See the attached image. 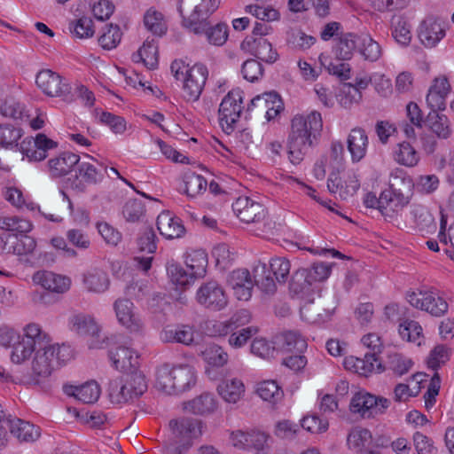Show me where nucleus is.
<instances>
[{
  "mask_svg": "<svg viewBox=\"0 0 454 454\" xmlns=\"http://www.w3.org/2000/svg\"><path fill=\"white\" fill-rule=\"evenodd\" d=\"M334 309L335 305L331 298L317 294L303 303L300 313L302 320L317 324L330 319Z\"/></svg>",
  "mask_w": 454,
  "mask_h": 454,
  "instance_id": "9d476101",
  "label": "nucleus"
},
{
  "mask_svg": "<svg viewBox=\"0 0 454 454\" xmlns=\"http://www.w3.org/2000/svg\"><path fill=\"white\" fill-rule=\"evenodd\" d=\"M252 54L258 59L272 64L278 59V54L272 49L271 43L263 37L254 40Z\"/></svg>",
  "mask_w": 454,
  "mask_h": 454,
  "instance_id": "a19ab883",
  "label": "nucleus"
},
{
  "mask_svg": "<svg viewBox=\"0 0 454 454\" xmlns=\"http://www.w3.org/2000/svg\"><path fill=\"white\" fill-rule=\"evenodd\" d=\"M66 393L83 403H93L99 398L100 389L95 381H90L79 387L70 386Z\"/></svg>",
  "mask_w": 454,
  "mask_h": 454,
  "instance_id": "e433bc0d",
  "label": "nucleus"
},
{
  "mask_svg": "<svg viewBox=\"0 0 454 454\" xmlns=\"http://www.w3.org/2000/svg\"><path fill=\"white\" fill-rule=\"evenodd\" d=\"M395 160L401 165L413 167L419 162V156L414 147L407 142H403L395 152Z\"/></svg>",
  "mask_w": 454,
  "mask_h": 454,
  "instance_id": "8fccbe9b",
  "label": "nucleus"
},
{
  "mask_svg": "<svg viewBox=\"0 0 454 454\" xmlns=\"http://www.w3.org/2000/svg\"><path fill=\"white\" fill-rule=\"evenodd\" d=\"M218 394L229 403H236L245 393V386L239 379H230L222 381L217 387Z\"/></svg>",
  "mask_w": 454,
  "mask_h": 454,
  "instance_id": "72a5a7b5",
  "label": "nucleus"
},
{
  "mask_svg": "<svg viewBox=\"0 0 454 454\" xmlns=\"http://www.w3.org/2000/svg\"><path fill=\"white\" fill-rule=\"evenodd\" d=\"M323 129L320 113L313 111L307 116L295 115L292 120L288 138V157L293 164H299Z\"/></svg>",
  "mask_w": 454,
  "mask_h": 454,
  "instance_id": "f257e3e1",
  "label": "nucleus"
},
{
  "mask_svg": "<svg viewBox=\"0 0 454 454\" xmlns=\"http://www.w3.org/2000/svg\"><path fill=\"white\" fill-rule=\"evenodd\" d=\"M228 284L233 290L234 295L240 301H248L252 295L254 281L247 269L233 270L228 278Z\"/></svg>",
  "mask_w": 454,
  "mask_h": 454,
  "instance_id": "412c9836",
  "label": "nucleus"
},
{
  "mask_svg": "<svg viewBox=\"0 0 454 454\" xmlns=\"http://www.w3.org/2000/svg\"><path fill=\"white\" fill-rule=\"evenodd\" d=\"M144 24L145 27L153 34L162 35L167 30V26L163 20V15L153 9H149L144 16Z\"/></svg>",
  "mask_w": 454,
  "mask_h": 454,
  "instance_id": "4d7b16f0",
  "label": "nucleus"
},
{
  "mask_svg": "<svg viewBox=\"0 0 454 454\" xmlns=\"http://www.w3.org/2000/svg\"><path fill=\"white\" fill-rule=\"evenodd\" d=\"M386 363L387 368L398 376L407 373L413 364L410 358L399 353L389 354Z\"/></svg>",
  "mask_w": 454,
  "mask_h": 454,
  "instance_id": "5fc2aeb1",
  "label": "nucleus"
},
{
  "mask_svg": "<svg viewBox=\"0 0 454 454\" xmlns=\"http://www.w3.org/2000/svg\"><path fill=\"white\" fill-rule=\"evenodd\" d=\"M0 114L4 117L12 118L14 121H24L28 117L20 104L12 97L5 98L0 104Z\"/></svg>",
  "mask_w": 454,
  "mask_h": 454,
  "instance_id": "13d9d810",
  "label": "nucleus"
},
{
  "mask_svg": "<svg viewBox=\"0 0 454 454\" xmlns=\"http://www.w3.org/2000/svg\"><path fill=\"white\" fill-rule=\"evenodd\" d=\"M166 340L184 345H190L194 340V330L187 325H178L176 329L166 332Z\"/></svg>",
  "mask_w": 454,
  "mask_h": 454,
  "instance_id": "bf43d9fd",
  "label": "nucleus"
},
{
  "mask_svg": "<svg viewBox=\"0 0 454 454\" xmlns=\"http://www.w3.org/2000/svg\"><path fill=\"white\" fill-rule=\"evenodd\" d=\"M218 4V0H180L178 12L182 25L195 35H202L205 22Z\"/></svg>",
  "mask_w": 454,
  "mask_h": 454,
  "instance_id": "423d86ee",
  "label": "nucleus"
},
{
  "mask_svg": "<svg viewBox=\"0 0 454 454\" xmlns=\"http://www.w3.org/2000/svg\"><path fill=\"white\" fill-rule=\"evenodd\" d=\"M147 389L145 375L138 370L123 372L110 380L109 397L112 403H124L141 396Z\"/></svg>",
  "mask_w": 454,
  "mask_h": 454,
  "instance_id": "39448f33",
  "label": "nucleus"
},
{
  "mask_svg": "<svg viewBox=\"0 0 454 454\" xmlns=\"http://www.w3.org/2000/svg\"><path fill=\"white\" fill-rule=\"evenodd\" d=\"M207 264V254L201 251L194 252L186 259V270L191 273L194 279L203 278L205 276Z\"/></svg>",
  "mask_w": 454,
  "mask_h": 454,
  "instance_id": "a18cd8bd",
  "label": "nucleus"
},
{
  "mask_svg": "<svg viewBox=\"0 0 454 454\" xmlns=\"http://www.w3.org/2000/svg\"><path fill=\"white\" fill-rule=\"evenodd\" d=\"M444 35L445 29L440 20L434 17H427L421 22L419 37L426 47H434Z\"/></svg>",
  "mask_w": 454,
  "mask_h": 454,
  "instance_id": "5701e85b",
  "label": "nucleus"
},
{
  "mask_svg": "<svg viewBox=\"0 0 454 454\" xmlns=\"http://www.w3.org/2000/svg\"><path fill=\"white\" fill-rule=\"evenodd\" d=\"M300 432V425L290 420L282 419L275 424L274 435L281 440L293 441Z\"/></svg>",
  "mask_w": 454,
  "mask_h": 454,
  "instance_id": "6e6d98bb",
  "label": "nucleus"
},
{
  "mask_svg": "<svg viewBox=\"0 0 454 454\" xmlns=\"http://www.w3.org/2000/svg\"><path fill=\"white\" fill-rule=\"evenodd\" d=\"M369 138L363 128H353L347 138V148L354 163L361 161L366 155Z\"/></svg>",
  "mask_w": 454,
  "mask_h": 454,
  "instance_id": "b1692460",
  "label": "nucleus"
},
{
  "mask_svg": "<svg viewBox=\"0 0 454 454\" xmlns=\"http://www.w3.org/2000/svg\"><path fill=\"white\" fill-rule=\"evenodd\" d=\"M109 358L115 369L123 372L137 370L138 356L129 348L119 346L109 350Z\"/></svg>",
  "mask_w": 454,
  "mask_h": 454,
  "instance_id": "a878e982",
  "label": "nucleus"
},
{
  "mask_svg": "<svg viewBox=\"0 0 454 454\" xmlns=\"http://www.w3.org/2000/svg\"><path fill=\"white\" fill-rule=\"evenodd\" d=\"M157 229L162 236L168 239L181 237L185 231L184 225L169 212H162L158 215Z\"/></svg>",
  "mask_w": 454,
  "mask_h": 454,
  "instance_id": "c85d7f7f",
  "label": "nucleus"
},
{
  "mask_svg": "<svg viewBox=\"0 0 454 454\" xmlns=\"http://www.w3.org/2000/svg\"><path fill=\"white\" fill-rule=\"evenodd\" d=\"M217 408V401L209 393H203L200 395L184 403V409L189 412L198 415L213 413Z\"/></svg>",
  "mask_w": 454,
  "mask_h": 454,
  "instance_id": "2f4dec72",
  "label": "nucleus"
},
{
  "mask_svg": "<svg viewBox=\"0 0 454 454\" xmlns=\"http://www.w3.org/2000/svg\"><path fill=\"white\" fill-rule=\"evenodd\" d=\"M121 33L119 26L109 24L106 31L98 38V43L106 50H112L120 43Z\"/></svg>",
  "mask_w": 454,
  "mask_h": 454,
  "instance_id": "0e129e2a",
  "label": "nucleus"
},
{
  "mask_svg": "<svg viewBox=\"0 0 454 454\" xmlns=\"http://www.w3.org/2000/svg\"><path fill=\"white\" fill-rule=\"evenodd\" d=\"M414 184L410 177L403 175L392 174L389 178L388 188L381 192V202L387 212L395 213L407 206L413 195Z\"/></svg>",
  "mask_w": 454,
  "mask_h": 454,
  "instance_id": "6e6552de",
  "label": "nucleus"
},
{
  "mask_svg": "<svg viewBox=\"0 0 454 454\" xmlns=\"http://www.w3.org/2000/svg\"><path fill=\"white\" fill-rule=\"evenodd\" d=\"M70 323L72 325V329L75 333L80 335H89L92 338V340L90 344V348H103L102 344L105 341V339H103L102 342L98 341L100 337V330L95 319L91 316L79 313L72 317Z\"/></svg>",
  "mask_w": 454,
  "mask_h": 454,
  "instance_id": "aec40b11",
  "label": "nucleus"
},
{
  "mask_svg": "<svg viewBox=\"0 0 454 454\" xmlns=\"http://www.w3.org/2000/svg\"><path fill=\"white\" fill-rule=\"evenodd\" d=\"M197 301L207 309L219 311L228 303L223 287L216 281H208L200 286L197 291Z\"/></svg>",
  "mask_w": 454,
  "mask_h": 454,
  "instance_id": "4468645a",
  "label": "nucleus"
},
{
  "mask_svg": "<svg viewBox=\"0 0 454 454\" xmlns=\"http://www.w3.org/2000/svg\"><path fill=\"white\" fill-rule=\"evenodd\" d=\"M185 185V193L188 197L194 198L197 195L204 192L207 186V180L200 175L193 172L185 174L184 177Z\"/></svg>",
  "mask_w": 454,
  "mask_h": 454,
  "instance_id": "3c124183",
  "label": "nucleus"
},
{
  "mask_svg": "<svg viewBox=\"0 0 454 454\" xmlns=\"http://www.w3.org/2000/svg\"><path fill=\"white\" fill-rule=\"evenodd\" d=\"M71 31L81 39L90 38L94 35L93 21L90 18L82 16L71 24Z\"/></svg>",
  "mask_w": 454,
  "mask_h": 454,
  "instance_id": "e2e57ef3",
  "label": "nucleus"
},
{
  "mask_svg": "<svg viewBox=\"0 0 454 454\" xmlns=\"http://www.w3.org/2000/svg\"><path fill=\"white\" fill-rule=\"evenodd\" d=\"M359 36L351 33L344 34L339 38L336 45L335 54L339 59H349L353 51L358 50Z\"/></svg>",
  "mask_w": 454,
  "mask_h": 454,
  "instance_id": "79ce46f5",
  "label": "nucleus"
},
{
  "mask_svg": "<svg viewBox=\"0 0 454 454\" xmlns=\"http://www.w3.org/2000/svg\"><path fill=\"white\" fill-rule=\"evenodd\" d=\"M186 76L184 82V98L187 101H197L201 95L208 72L202 64H195L185 71Z\"/></svg>",
  "mask_w": 454,
  "mask_h": 454,
  "instance_id": "2eb2a0df",
  "label": "nucleus"
},
{
  "mask_svg": "<svg viewBox=\"0 0 454 454\" xmlns=\"http://www.w3.org/2000/svg\"><path fill=\"white\" fill-rule=\"evenodd\" d=\"M167 272L170 281L176 286L185 287L194 280L186 269L175 262L168 264Z\"/></svg>",
  "mask_w": 454,
  "mask_h": 454,
  "instance_id": "603ef678",
  "label": "nucleus"
},
{
  "mask_svg": "<svg viewBox=\"0 0 454 454\" xmlns=\"http://www.w3.org/2000/svg\"><path fill=\"white\" fill-rule=\"evenodd\" d=\"M39 211L48 220L60 222L64 215L73 212V204L66 192L59 191L56 196L39 207Z\"/></svg>",
  "mask_w": 454,
  "mask_h": 454,
  "instance_id": "f3484780",
  "label": "nucleus"
},
{
  "mask_svg": "<svg viewBox=\"0 0 454 454\" xmlns=\"http://www.w3.org/2000/svg\"><path fill=\"white\" fill-rule=\"evenodd\" d=\"M137 56H144V65L149 69H155L158 67V48L153 43V40L145 41L139 48Z\"/></svg>",
  "mask_w": 454,
  "mask_h": 454,
  "instance_id": "69168bd1",
  "label": "nucleus"
},
{
  "mask_svg": "<svg viewBox=\"0 0 454 454\" xmlns=\"http://www.w3.org/2000/svg\"><path fill=\"white\" fill-rule=\"evenodd\" d=\"M232 208L240 221L247 223L260 222L266 215V208L248 197L238 198Z\"/></svg>",
  "mask_w": 454,
  "mask_h": 454,
  "instance_id": "6ab92c4d",
  "label": "nucleus"
},
{
  "mask_svg": "<svg viewBox=\"0 0 454 454\" xmlns=\"http://www.w3.org/2000/svg\"><path fill=\"white\" fill-rule=\"evenodd\" d=\"M241 72L246 80L253 82L263 75V67L258 60L251 59L243 63Z\"/></svg>",
  "mask_w": 454,
  "mask_h": 454,
  "instance_id": "774afa93",
  "label": "nucleus"
},
{
  "mask_svg": "<svg viewBox=\"0 0 454 454\" xmlns=\"http://www.w3.org/2000/svg\"><path fill=\"white\" fill-rule=\"evenodd\" d=\"M195 382V374L190 365L169 368L165 364L156 372L155 387L168 395H177L190 389Z\"/></svg>",
  "mask_w": 454,
  "mask_h": 454,
  "instance_id": "20e7f679",
  "label": "nucleus"
},
{
  "mask_svg": "<svg viewBox=\"0 0 454 454\" xmlns=\"http://www.w3.org/2000/svg\"><path fill=\"white\" fill-rule=\"evenodd\" d=\"M312 284L309 272L307 269H299L292 276L290 281V291L295 294L308 292Z\"/></svg>",
  "mask_w": 454,
  "mask_h": 454,
  "instance_id": "864d4df0",
  "label": "nucleus"
},
{
  "mask_svg": "<svg viewBox=\"0 0 454 454\" xmlns=\"http://www.w3.org/2000/svg\"><path fill=\"white\" fill-rule=\"evenodd\" d=\"M279 348L286 353H301L307 348L306 340L297 331H285L276 337Z\"/></svg>",
  "mask_w": 454,
  "mask_h": 454,
  "instance_id": "473e14b6",
  "label": "nucleus"
},
{
  "mask_svg": "<svg viewBox=\"0 0 454 454\" xmlns=\"http://www.w3.org/2000/svg\"><path fill=\"white\" fill-rule=\"evenodd\" d=\"M242 96L239 90H231L223 98L219 106V121L223 129L230 134L233 131L234 124L239 121L243 106Z\"/></svg>",
  "mask_w": 454,
  "mask_h": 454,
  "instance_id": "f8f14e48",
  "label": "nucleus"
},
{
  "mask_svg": "<svg viewBox=\"0 0 454 454\" xmlns=\"http://www.w3.org/2000/svg\"><path fill=\"white\" fill-rule=\"evenodd\" d=\"M270 271L274 274L277 281L283 284L286 281L290 273V262L284 257H277L271 260Z\"/></svg>",
  "mask_w": 454,
  "mask_h": 454,
  "instance_id": "338daca9",
  "label": "nucleus"
},
{
  "mask_svg": "<svg viewBox=\"0 0 454 454\" xmlns=\"http://www.w3.org/2000/svg\"><path fill=\"white\" fill-rule=\"evenodd\" d=\"M2 248L7 254L17 255H27L34 252L36 243L35 240L26 235L14 233H2L0 235Z\"/></svg>",
  "mask_w": 454,
  "mask_h": 454,
  "instance_id": "a211bd4d",
  "label": "nucleus"
},
{
  "mask_svg": "<svg viewBox=\"0 0 454 454\" xmlns=\"http://www.w3.org/2000/svg\"><path fill=\"white\" fill-rule=\"evenodd\" d=\"M57 145V142L40 133L34 138L33 143L31 141H22L20 150L18 146L1 147L0 169L5 172L11 171L20 158V151L30 161H41L47 157V151L56 148Z\"/></svg>",
  "mask_w": 454,
  "mask_h": 454,
  "instance_id": "7ed1b4c3",
  "label": "nucleus"
},
{
  "mask_svg": "<svg viewBox=\"0 0 454 454\" xmlns=\"http://www.w3.org/2000/svg\"><path fill=\"white\" fill-rule=\"evenodd\" d=\"M34 280L40 284L45 290L56 294H64L69 290L71 280L69 278L53 273L51 271L37 272Z\"/></svg>",
  "mask_w": 454,
  "mask_h": 454,
  "instance_id": "393cba45",
  "label": "nucleus"
},
{
  "mask_svg": "<svg viewBox=\"0 0 454 454\" xmlns=\"http://www.w3.org/2000/svg\"><path fill=\"white\" fill-rule=\"evenodd\" d=\"M347 444L348 449L355 450L356 454L368 448L378 446L373 443L370 430L362 427H354L350 429L347 436Z\"/></svg>",
  "mask_w": 454,
  "mask_h": 454,
  "instance_id": "cd10ccee",
  "label": "nucleus"
},
{
  "mask_svg": "<svg viewBox=\"0 0 454 454\" xmlns=\"http://www.w3.org/2000/svg\"><path fill=\"white\" fill-rule=\"evenodd\" d=\"M37 87L50 97H67L71 93V87L63 82V78L57 73L50 70H41L35 78Z\"/></svg>",
  "mask_w": 454,
  "mask_h": 454,
  "instance_id": "dca6fc26",
  "label": "nucleus"
},
{
  "mask_svg": "<svg viewBox=\"0 0 454 454\" xmlns=\"http://www.w3.org/2000/svg\"><path fill=\"white\" fill-rule=\"evenodd\" d=\"M246 12L262 21H273L279 18V12L270 7H264L262 4H249L246 6Z\"/></svg>",
  "mask_w": 454,
  "mask_h": 454,
  "instance_id": "680f3d73",
  "label": "nucleus"
},
{
  "mask_svg": "<svg viewBox=\"0 0 454 454\" xmlns=\"http://www.w3.org/2000/svg\"><path fill=\"white\" fill-rule=\"evenodd\" d=\"M79 162V155L66 152L48 161L50 174L53 177H61L71 172Z\"/></svg>",
  "mask_w": 454,
  "mask_h": 454,
  "instance_id": "bb28decb",
  "label": "nucleus"
},
{
  "mask_svg": "<svg viewBox=\"0 0 454 454\" xmlns=\"http://www.w3.org/2000/svg\"><path fill=\"white\" fill-rule=\"evenodd\" d=\"M0 229L5 231L4 233L24 234L32 229L29 221L19 216H4L0 217Z\"/></svg>",
  "mask_w": 454,
  "mask_h": 454,
  "instance_id": "37998d69",
  "label": "nucleus"
},
{
  "mask_svg": "<svg viewBox=\"0 0 454 454\" xmlns=\"http://www.w3.org/2000/svg\"><path fill=\"white\" fill-rule=\"evenodd\" d=\"M407 301L412 307L425 310L434 317H442L448 310V303L431 292H411L407 294Z\"/></svg>",
  "mask_w": 454,
  "mask_h": 454,
  "instance_id": "ddd939ff",
  "label": "nucleus"
},
{
  "mask_svg": "<svg viewBox=\"0 0 454 454\" xmlns=\"http://www.w3.org/2000/svg\"><path fill=\"white\" fill-rule=\"evenodd\" d=\"M234 324L235 322H230L224 326V328L226 329L225 333H231L228 342L235 348L244 346L248 340L258 333V328L256 326L239 328L238 326H234Z\"/></svg>",
  "mask_w": 454,
  "mask_h": 454,
  "instance_id": "f704fd0d",
  "label": "nucleus"
},
{
  "mask_svg": "<svg viewBox=\"0 0 454 454\" xmlns=\"http://www.w3.org/2000/svg\"><path fill=\"white\" fill-rule=\"evenodd\" d=\"M392 35L402 45L406 46L411 43V27L404 19L399 17L393 21Z\"/></svg>",
  "mask_w": 454,
  "mask_h": 454,
  "instance_id": "052dcab7",
  "label": "nucleus"
},
{
  "mask_svg": "<svg viewBox=\"0 0 454 454\" xmlns=\"http://www.w3.org/2000/svg\"><path fill=\"white\" fill-rule=\"evenodd\" d=\"M343 364L346 369L353 370L354 372L365 376L369 372H382L385 370L381 363L374 364L372 362V356H364V358H357L354 356L346 357Z\"/></svg>",
  "mask_w": 454,
  "mask_h": 454,
  "instance_id": "4c0bfd02",
  "label": "nucleus"
},
{
  "mask_svg": "<svg viewBox=\"0 0 454 454\" xmlns=\"http://www.w3.org/2000/svg\"><path fill=\"white\" fill-rule=\"evenodd\" d=\"M201 356L208 364L215 367L223 366L229 359L228 354L216 344L207 345L201 352Z\"/></svg>",
  "mask_w": 454,
  "mask_h": 454,
  "instance_id": "09e8293b",
  "label": "nucleus"
},
{
  "mask_svg": "<svg viewBox=\"0 0 454 454\" xmlns=\"http://www.w3.org/2000/svg\"><path fill=\"white\" fill-rule=\"evenodd\" d=\"M40 326L36 324H28L24 328V334L17 336L16 340L12 344L11 353V360L15 364H20L28 359L33 352L36 349L37 341L43 334Z\"/></svg>",
  "mask_w": 454,
  "mask_h": 454,
  "instance_id": "1a4fd4ad",
  "label": "nucleus"
},
{
  "mask_svg": "<svg viewBox=\"0 0 454 454\" xmlns=\"http://www.w3.org/2000/svg\"><path fill=\"white\" fill-rule=\"evenodd\" d=\"M256 392L264 401L275 403L284 395L283 391L275 380H263L257 385Z\"/></svg>",
  "mask_w": 454,
  "mask_h": 454,
  "instance_id": "49530a36",
  "label": "nucleus"
},
{
  "mask_svg": "<svg viewBox=\"0 0 454 454\" xmlns=\"http://www.w3.org/2000/svg\"><path fill=\"white\" fill-rule=\"evenodd\" d=\"M390 401L385 397L369 393H356L351 399L350 411L359 413L364 419L383 414L388 408Z\"/></svg>",
  "mask_w": 454,
  "mask_h": 454,
  "instance_id": "9b49d317",
  "label": "nucleus"
},
{
  "mask_svg": "<svg viewBox=\"0 0 454 454\" xmlns=\"http://www.w3.org/2000/svg\"><path fill=\"white\" fill-rule=\"evenodd\" d=\"M254 286L256 285L266 294H274L277 286L270 273L268 272L266 263L259 262L253 269Z\"/></svg>",
  "mask_w": 454,
  "mask_h": 454,
  "instance_id": "58836bf2",
  "label": "nucleus"
},
{
  "mask_svg": "<svg viewBox=\"0 0 454 454\" xmlns=\"http://www.w3.org/2000/svg\"><path fill=\"white\" fill-rule=\"evenodd\" d=\"M23 136V130L20 127L9 123H0V146L1 147H17L18 141Z\"/></svg>",
  "mask_w": 454,
  "mask_h": 454,
  "instance_id": "de8ad7c7",
  "label": "nucleus"
},
{
  "mask_svg": "<svg viewBox=\"0 0 454 454\" xmlns=\"http://www.w3.org/2000/svg\"><path fill=\"white\" fill-rule=\"evenodd\" d=\"M202 35H205L210 44L221 46L228 39V26L224 23H218L215 26H209L207 20L203 26Z\"/></svg>",
  "mask_w": 454,
  "mask_h": 454,
  "instance_id": "c03bdc74",
  "label": "nucleus"
},
{
  "mask_svg": "<svg viewBox=\"0 0 454 454\" xmlns=\"http://www.w3.org/2000/svg\"><path fill=\"white\" fill-rule=\"evenodd\" d=\"M87 160H80L76 163L77 177L88 184H96L101 182L104 175L98 168V162L92 157L86 156Z\"/></svg>",
  "mask_w": 454,
  "mask_h": 454,
  "instance_id": "c756f323",
  "label": "nucleus"
},
{
  "mask_svg": "<svg viewBox=\"0 0 454 454\" xmlns=\"http://www.w3.org/2000/svg\"><path fill=\"white\" fill-rule=\"evenodd\" d=\"M428 129L439 138L447 139L450 137L452 129L446 115L438 112H430L425 121Z\"/></svg>",
  "mask_w": 454,
  "mask_h": 454,
  "instance_id": "c9c22d12",
  "label": "nucleus"
},
{
  "mask_svg": "<svg viewBox=\"0 0 454 454\" xmlns=\"http://www.w3.org/2000/svg\"><path fill=\"white\" fill-rule=\"evenodd\" d=\"M72 357L68 346L53 343L50 336L43 333L37 341L32 360V380L35 384L50 377L52 372L65 364Z\"/></svg>",
  "mask_w": 454,
  "mask_h": 454,
  "instance_id": "f03ea898",
  "label": "nucleus"
},
{
  "mask_svg": "<svg viewBox=\"0 0 454 454\" xmlns=\"http://www.w3.org/2000/svg\"><path fill=\"white\" fill-rule=\"evenodd\" d=\"M114 309L118 321L130 332H138L142 328L141 319L129 299L116 300Z\"/></svg>",
  "mask_w": 454,
  "mask_h": 454,
  "instance_id": "4be33fe9",
  "label": "nucleus"
},
{
  "mask_svg": "<svg viewBox=\"0 0 454 454\" xmlns=\"http://www.w3.org/2000/svg\"><path fill=\"white\" fill-rule=\"evenodd\" d=\"M170 435L167 442L172 454H183L192 445V438L201 434V421L193 418H181L169 421Z\"/></svg>",
  "mask_w": 454,
  "mask_h": 454,
  "instance_id": "0eeeda50",
  "label": "nucleus"
},
{
  "mask_svg": "<svg viewBox=\"0 0 454 454\" xmlns=\"http://www.w3.org/2000/svg\"><path fill=\"white\" fill-rule=\"evenodd\" d=\"M358 51L364 60L377 61L382 54V49L378 42L371 35H360L358 39Z\"/></svg>",
  "mask_w": 454,
  "mask_h": 454,
  "instance_id": "ea45409f",
  "label": "nucleus"
},
{
  "mask_svg": "<svg viewBox=\"0 0 454 454\" xmlns=\"http://www.w3.org/2000/svg\"><path fill=\"white\" fill-rule=\"evenodd\" d=\"M82 282L90 293H104L110 285L109 278L104 270L93 268L83 274Z\"/></svg>",
  "mask_w": 454,
  "mask_h": 454,
  "instance_id": "7c9ffc66",
  "label": "nucleus"
}]
</instances>
